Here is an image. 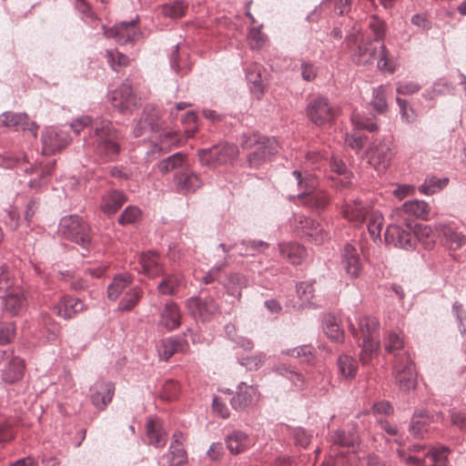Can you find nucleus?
<instances>
[{
	"mask_svg": "<svg viewBox=\"0 0 466 466\" xmlns=\"http://www.w3.org/2000/svg\"><path fill=\"white\" fill-rule=\"evenodd\" d=\"M124 136L112 121L103 119L93 128L91 139L86 146L91 148L97 161L102 164L116 162L119 159Z\"/></svg>",
	"mask_w": 466,
	"mask_h": 466,
	"instance_id": "obj_1",
	"label": "nucleus"
},
{
	"mask_svg": "<svg viewBox=\"0 0 466 466\" xmlns=\"http://www.w3.org/2000/svg\"><path fill=\"white\" fill-rule=\"evenodd\" d=\"M379 322L373 317H363L359 320V329H352V335L361 348L360 360L368 365L377 355L380 342L378 340Z\"/></svg>",
	"mask_w": 466,
	"mask_h": 466,
	"instance_id": "obj_2",
	"label": "nucleus"
},
{
	"mask_svg": "<svg viewBox=\"0 0 466 466\" xmlns=\"http://www.w3.org/2000/svg\"><path fill=\"white\" fill-rule=\"evenodd\" d=\"M292 176L299 189L298 198L302 203L316 210H322L328 207L330 198L323 191H315L318 185L315 176L299 170H294Z\"/></svg>",
	"mask_w": 466,
	"mask_h": 466,
	"instance_id": "obj_3",
	"label": "nucleus"
},
{
	"mask_svg": "<svg viewBox=\"0 0 466 466\" xmlns=\"http://www.w3.org/2000/svg\"><path fill=\"white\" fill-rule=\"evenodd\" d=\"M58 232L61 236L85 250H89L92 246L91 228L89 225L77 215L63 217L58 224Z\"/></svg>",
	"mask_w": 466,
	"mask_h": 466,
	"instance_id": "obj_4",
	"label": "nucleus"
},
{
	"mask_svg": "<svg viewBox=\"0 0 466 466\" xmlns=\"http://www.w3.org/2000/svg\"><path fill=\"white\" fill-rule=\"evenodd\" d=\"M244 148L252 147L248 155V160L251 167H258L271 157L278 153L279 145L275 137H249L243 142Z\"/></svg>",
	"mask_w": 466,
	"mask_h": 466,
	"instance_id": "obj_5",
	"label": "nucleus"
},
{
	"mask_svg": "<svg viewBox=\"0 0 466 466\" xmlns=\"http://www.w3.org/2000/svg\"><path fill=\"white\" fill-rule=\"evenodd\" d=\"M375 42L369 37L362 38L354 53L355 62L359 65L372 64L377 59V67L380 70L393 71V68L388 66V51L383 43L377 47Z\"/></svg>",
	"mask_w": 466,
	"mask_h": 466,
	"instance_id": "obj_6",
	"label": "nucleus"
},
{
	"mask_svg": "<svg viewBox=\"0 0 466 466\" xmlns=\"http://www.w3.org/2000/svg\"><path fill=\"white\" fill-rule=\"evenodd\" d=\"M392 374L400 390L409 392L415 389V365L407 352L395 354Z\"/></svg>",
	"mask_w": 466,
	"mask_h": 466,
	"instance_id": "obj_7",
	"label": "nucleus"
},
{
	"mask_svg": "<svg viewBox=\"0 0 466 466\" xmlns=\"http://www.w3.org/2000/svg\"><path fill=\"white\" fill-rule=\"evenodd\" d=\"M394 155V143L391 137L373 140L366 151V157L370 165L378 171L386 170Z\"/></svg>",
	"mask_w": 466,
	"mask_h": 466,
	"instance_id": "obj_8",
	"label": "nucleus"
},
{
	"mask_svg": "<svg viewBox=\"0 0 466 466\" xmlns=\"http://www.w3.org/2000/svg\"><path fill=\"white\" fill-rule=\"evenodd\" d=\"M291 225L299 236L316 245H320L330 238L329 232L323 224L301 214L293 216Z\"/></svg>",
	"mask_w": 466,
	"mask_h": 466,
	"instance_id": "obj_9",
	"label": "nucleus"
},
{
	"mask_svg": "<svg viewBox=\"0 0 466 466\" xmlns=\"http://www.w3.org/2000/svg\"><path fill=\"white\" fill-rule=\"evenodd\" d=\"M139 15H136L130 21H122L116 24L113 27L107 28L101 25L104 35L107 38H114L116 43L126 45L127 43L139 40L143 33L138 28Z\"/></svg>",
	"mask_w": 466,
	"mask_h": 466,
	"instance_id": "obj_10",
	"label": "nucleus"
},
{
	"mask_svg": "<svg viewBox=\"0 0 466 466\" xmlns=\"http://www.w3.org/2000/svg\"><path fill=\"white\" fill-rule=\"evenodd\" d=\"M108 98L112 106L121 113L132 111L140 106V98L134 93L132 85L128 80L123 82L113 90Z\"/></svg>",
	"mask_w": 466,
	"mask_h": 466,
	"instance_id": "obj_11",
	"label": "nucleus"
},
{
	"mask_svg": "<svg viewBox=\"0 0 466 466\" xmlns=\"http://www.w3.org/2000/svg\"><path fill=\"white\" fill-rule=\"evenodd\" d=\"M397 220V218H394ZM402 222L396 221L390 224L385 231V242L393 247L410 250L415 248L417 238L411 231V228H403L400 224Z\"/></svg>",
	"mask_w": 466,
	"mask_h": 466,
	"instance_id": "obj_12",
	"label": "nucleus"
},
{
	"mask_svg": "<svg viewBox=\"0 0 466 466\" xmlns=\"http://www.w3.org/2000/svg\"><path fill=\"white\" fill-rule=\"evenodd\" d=\"M186 306L189 313L202 322L215 318L219 312V306L211 296L191 297L187 299Z\"/></svg>",
	"mask_w": 466,
	"mask_h": 466,
	"instance_id": "obj_13",
	"label": "nucleus"
},
{
	"mask_svg": "<svg viewBox=\"0 0 466 466\" xmlns=\"http://www.w3.org/2000/svg\"><path fill=\"white\" fill-rule=\"evenodd\" d=\"M429 205L423 200H409L393 210V218L398 222H403L407 227L412 228L411 217L427 219L429 215Z\"/></svg>",
	"mask_w": 466,
	"mask_h": 466,
	"instance_id": "obj_14",
	"label": "nucleus"
},
{
	"mask_svg": "<svg viewBox=\"0 0 466 466\" xmlns=\"http://www.w3.org/2000/svg\"><path fill=\"white\" fill-rule=\"evenodd\" d=\"M306 113L309 119L316 126H323L332 121L335 116V110L328 98L320 96L309 102Z\"/></svg>",
	"mask_w": 466,
	"mask_h": 466,
	"instance_id": "obj_15",
	"label": "nucleus"
},
{
	"mask_svg": "<svg viewBox=\"0 0 466 466\" xmlns=\"http://www.w3.org/2000/svg\"><path fill=\"white\" fill-rule=\"evenodd\" d=\"M434 228L448 248L456 250L465 244L466 238L454 221L436 222Z\"/></svg>",
	"mask_w": 466,
	"mask_h": 466,
	"instance_id": "obj_16",
	"label": "nucleus"
},
{
	"mask_svg": "<svg viewBox=\"0 0 466 466\" xmlns=\"http://www.w3.org/2000/svg\"><path fill=\"white\" fill-rule=\"evenodd\" d=\"M43 153L53 155L65 148L69 143V136L66 131L56 127H46L41 137Z\"/></svg>",
	"mask_w": 466,
	"mask_h": 466,
	"instance_id": "obj_17",
	"label": "nucleus"
},
{
	"mask_svg": "<svg viewBox=\"0 0 466 466\" xmlns=\"http://www.w3.org/2000/svg\"><path fill=\"white\" fill-rule=\"evenodd\" d=\"M259 399L258 389L246 382H240L237 386L234 396L230 399V405L235 410H243L255 405Z\"/></svg>",
	"mask_w": 466,
	"mask_h": 466,
	"instance_id": "obj_18",
	"label": "nucleus"
},
{
	"mask_svg": "<svg viewBox=\"0 0 466 466\" xmlns=\"http://www.w3.org/2000/svg\"><path fill=\"white\" fill-rule=\"evenodd\" d=\"M115 385L111 381L96 380L90 388V400L99 410H104L112 401Z\"/></svg>",
	"mask_w": 466,
	"mask_h": 466,
	"instance_id": "obj_19",
	"label": "nucleus"
},
{
	"mask_svg": "<svg viewBox=\"0 0 466 466\" xmlns=\"http://www.w3.org/2000/svg\"><path fill=\"white\" fill-rule=\"evenodd\" d=\"M341 266L348 277L351 279H358L362 271V262L357 248L347 243L341 250Z\"/></svg>",
	"mask_w": 466,
	"mask_h": 466,
	"instance_id": "obj_20",
	"label": "nucleus"
},
{
	"mask_svg": "<svg viewBox=\"0 0 466 466\" xmlns=\"http://www.w3.org/2000/svg\"><path fill=\"white\" fill-rule=\"evenodd\" d=\"M5 290V294L2 297L5 311L11 317L18 316L26 307V298L23 288L11 286Z\"/></svg>",
	"mask_w": 466,
	"mask_h": 466,
	"instance_id": "obj_21",
	"label": "nucleus"
},
{
	"mask_svg": "<svg viewBox=\"0 0 466 466\" xmlns=\"http://www.w3.org/2000/svg\"><path fill=\"white\" fill-rule=\"evenodd\" d=\"M185 435L177 431L172 435V441L167 452L164 455L169 466H182L187 462V452L185 450Z\"/></svg>",
	"mask_w": 466,
	"mask_h": 466,
	"instance_id": "obj_22",
	"label": "nucleus"
},
{
	"mask_svg": "<svg viewBox=\"0 0 466 466\" xmlns=\"http://www.w3.org/2000/svg\"><path fill=\"white\" fill-rule=\"evenodd\" d=\"M86 309V306L84 301L71 295L62 296L54 306L56 314L64 319H73Z\"/></svg>",
	"mask_w": 466,
	"mask_h": 466,
	"instance_id": "obj_23",
	"label": "nucleus"
},
{
	"mask_svg": "<svg viewBox=\"0 0 466 466\" xmlns=\"http://www.w3.org/2000/svg\"><path fill=\"white\" fill-rule=\"evenodd\" d=\"M139 267L136 268L138 273L144 274L150 279L163 275L165 270L157 252L148 250L143 252L139 257Z\"/></svg>",
	"mask_w": 466,
	"mask_h": 466,
	"instance_id": "obj_24",
	"label": "nucleus"
},
{
	"mask_svg": "<svg viewBox=\"0 0 466 466\" xmlns=\"http://www.w3.org/2000/svg\"><path fill=\"white\" fill-rule=\"evenodd\" d=\"M225 443L231 455H238L249 450L254 441L246 431L234 429L225 436Z\"/></svg>",
	"mask_w": 466,
	"mask_h": 466,
	"instance_id": "obj_25",
	"label": "nucleus"
},
{
	"mask_svg": "<svg viewBox=\"0 0 466 466\" xmlns=\"http://www.w3.org/2000/svg\"><path fill=\"white\" fill-rule=\"evenodd\" d=\"M0 124L15 130H28L35 137L37 136L38 126L35 122H29L25 113L4 112L0 115Z\"/></svg>",
	"mask_w": 466,
	"mask_h": 466,
	"instance_id": "obj_26",
	"label": "nucleus"
},
{
	"mask_svg": "<svg viewBox=\"0 0 466 466\" xmlns=\"http://www.w3.org/2000/svg\"><path fill=\"white\" fill-rule=\"evenodd\" d=\"M185 338L186 333H182L163 339L158 350L159 358L167 361L176 353H187L189 344Z\"/></svg>",
	"mask_w": 466,
	"mask_h": 466,
	"instance_id": "obj_27",
	"label": "nucleus"
},
{
	"mask_svg": "<svg viewBox=\"0 0 466 466\" xmlns=\"http://www.w3.org/2000/svg\"><path fill=\"white\" fill-rule=\"evenodd\" d=\"M158 325L167 331H173L181 325L179 306L174 300H167L159 310Z\"/></svg>",
	"mask_w": 466,
	"mask_h": 466,
	"instance_id": "obj_28",
	"label": "nucleus"
},
{
	"mask_svg": "<svg viewBox=\"0 0 466 466\" xmlns=\"http://www.w3.org/2000/svg\"><path fill=\"white\" fill-rule=\"evenodd\" d=\"M174 181L177 191L185 194L196 191L202 185L199 177L188 167L177 170L174 175Z\"/></svg>",
	"mask_w": 466,
	"mask_h": 466,
	"instance_id": "obj_29",
	"label": "nucleus"
},
{
	"mask_svg": "<svg viewBox=\"0 0 466 466\" xmlns=\"http://www.w3.org/2000/svg\"><path fill=\"white\" fill-rule=\"evenodd\" d=\"M160 281L157 283V290L162 296H175L180 289L185 286L183 274L174 271L170 273L163 271Z\"/></svg>",
	"mask_w": 466,
	"mask_h": 466,
	"instance_id": "obj_30",
	"label": "nucleus"
},
{
	"mask_svg": "<svg viewBox=\"0 0 466 466\" xmlns=\"http://www.w3.org/2000/svg\"><path fill=\"white\" fill-rule=\"evenodd\" d=\"M329 440L332 446H338L341 448H351L352 453L355 452V448L359 445V435L355 428L338 429L331 431L329 436Z\"/></svg>",
	"mask_w": 466,
	"mask_h": 466,
	"instance_id": "obj_31",
	"label": "nucleus"
},
{
	"mask_svg": "<svg viewBox=\"0 0 466 466\" xmlns=\"http://www.w3.org/2000/svg\"><path fill=\"white\" fill-rule=\"evenodd\" d=\"M279 252L283 258L294 266L301 264L307 256L306 248L297 242L279 243Z\"/></svg>",
	"mask_w": 466,
	"mask_h": 466,
	"instance_id": "obj_32",
	"label": "nucleus"
},
{
	"mask_svg": "<svg viewBox=\"0 0 466 466\" xmlns=\"http://www.w3.org/2000/svg\"><path fill=\"white\" fill-rule=\"evenodd\" d=\"M127 200V195L122 190L110 189L106 191L101 199V210L107 214H115Z\"/></svg>",
	"mask_w": 466,
	"mask_h": 466,
	"instance_id": "obj_33",
	"label": "nucleus"
},
{
	"mask_svg": "<svg viewBox=\"0 0 466 466\" xmlns=\"http://www.w3.org/2000/svg\"><path fill=\"white\" fill-rule=\"evenodd\" d=\"M370 211L367 207L360 200L347 201L343 207V217L355 226L362 224Z\"/></svg>",
	"mask_w": 466,
	"mask_h": 466,
	"instance_id": "obj_34",
	"label": "nucleus"
},
{
	"mask_svg": "<svg viewBox=\"0 0 466 466\" xmlns=\"http://www.w3.org/2000/svg\"><path fill=\"white\" fill-rule=\"evenodd\" d=\"M262 68V66L258 63H251L245 66L246 79L249 85V89L258 97L264 94V85L261 77Z\"/></svg>",
	"mask_w": 466,
	"mask_h": 466,
	"instance_id": "obj_35",
	"label": "nucleus"
},
{
	"mask_svg": "<svg viewBox=\"0 0 466 466\" xmlns=\"http://www.w3.org/2000/svg\"><path fill=\"white\" fill-rule=\"evenodd\" d=\"M25 364L22 359L13 357L2 370V380L7 384H14L24 376Z\"/></svg>",
	"mask_w": 466,
	"mask_h": 466,
	"instance_id": "obj_36",
	"label": "nucleus"
},
{
	"mask_svg": "<svg viewBox=\"0 0 466 466\" xmlns=\"http://www.w3.org/2000/svg\"><path fill=\"white\" fill-rule=\"evenodd\" d=\"M133 281L134 278L129 273H121L114 276L112 281L107 286L106 293L108 299L116 301Z\"/></svg>",
	"mask_w": 466,
	"mask_h": 466,
	"instance_id": "obj_37",
	"label": "nucleus"
},
{
	"mask_svg": "<svg viewBox=\"0 0 466 466\" xmlns=\"http://www.w3.org/2000/svg\"><path fill=\"white\" fill-rule=\"evenodd\" d=\"M143 295L144 290L140 286L130 288L119 300L116 310L121 313L133 310L138 305Z\"/></svg>",
	"mask_w": 466,
	"mask_h": 466,
	"instance_id": "obj_38",
	"label": "nucleus"
},
{
	"mask_svg": "<svg viewBox=\"0 0 466 466\" xmlns=\"http://www.w3.org/2000/svg\"><path fill=\"white\" fill-rule=\"evenodd\" d=\"M431 421L430 412L427 410L416 411L411 418L410 424L409 426L410 433L419 439L425 437L428 431V426Z\"/></svg>",
	"mask_w": 466,
	"mask_h": 466,
	"instance_id": "obj_39",
	"label": "nucleus"
},
{
	"mask_svg": "<svg viewBox=\"0 0 466 466\" xmlns=\"http://www.w3.org/2000/svg\"><path fill=\"white\" fill-rule=\"evenodd\" d=\"M146 433L148 444L156 448H162L166 445L167 434L161 425L154 420H148L146 424Z\"/></svg>",
	"mask_w": 466,
	"mask_h": 466,
	"instance_id": "obj_40",
	"label": "nucleus"
},
{
	"mask_svg": "<svg viewBox=\"0 0 466 466\" xmlns=\"http://www.w3.org/2000/svg\"><path fill=\"white\" fill-rule=\"evenodd\" d=\"M223 286L228 296L239 300L241 298L242 289L248 286V279L241 273H231L228 276Z\"/></svg>",
	"mask_w": 466,
	"mask_h": 466,
	"instance_id": "obj_41",
	"label": "nucleus"
},
{
	"mask_svg": "<svg viewBox=\"0 0 466 466\" xmlns=\"http://www.w3.org/2000/svg\"><path fill=\"white\" fill-rule=\"evenodd\" d=\"M104 118H92L90 116L83 115L76 119H74L70 123V127L72 131L76 135H80L83 131H87V137H85V144L86 145V140L91 139V133L93 131L94 127Z\"/></svg>",
	"mask_w": 466,
	"mask_h": 466,
	"instance_id": "obj_42",
	"label": "nucleus"
},
{
	"mask_svg": "<svg viewBox=\"0 0 466 466\" xmlns=\"http://www.w3.org/2000/svg\"><path fill=\"white\" fill-rule=\"evenodd\" d=\"M38 325L46 332V338L48 341H55L60 334V326L46 312H41L38 317Z\"/></svg>",
	"mask_w": 466,
	"mask_h": 466,
	"instance_id": "obj_43",
	"label": "nucleus"
},
{
	"mask_svg": "<svg viewBox=\"0 0 466 466\" xmlns=\"http://www.w3.org/2000/svg\"><path fill=\"white\" fill-rule=\"evenodd\" d=\"M215 164L222 165L235 157L238 149L233 144L223 143L212 147Z\"/></svg>",
	"mask_w": 466,
	"mask_h": 466,
	"instance_id": "obj_44",
	"label": "nucleus"
},
{
	"mask_svg": "<svg viewBox=\"0 0 466 466\" xmlns=\"http://www.w3.org/2000/svg\"><path fill=\"white\" fill-rule=\"evenodd\" d=\"M367 228L370 238L374 240H381L380 233L383 226V216L380 211L371 210L366 216Z\"/></svg>",
	"mask_w": 466,
	"mask_h": 466,
	"instance_id": "obj_45",
	"label": "nucleus"
},
{
	"mask_svg": "<svg viewBox=\"0 0 466 466\" xmlns=\"http://www.w3.org/2000/svg\"><path fill=\"white\" fill-rule=\"evenodd\" d=\"M449 183V178L443 177L439 178L435 176L427 177L424 182L420 186L419 190L424 195H432L442 188H444Z\"/></svg>",
	"mask_w": 466,
	"mask_h": 466,
	"instance_id": "obj_46",
	"label": "nucleus"
},
{
	"mask_svg": "<svg viewBox=\"0 0 466 466\" xmlns=\"http://www.w3.org/2000/svg\"><path fill=\"white\" fill-rule=\"evenodd\" d=\"M330 169L338 176H343L342 178L332 177L336 187H349L350 186V176L349 175L346 165L341 160L333 159L330 163Z\"/></svg>",
	"mask_w": 466,
	"mask_h": 466,
	"instance_id": "obj_47",
	"label": "nucleus"
},
{
	"mask_svg": "<svg viewBox=\"0 0 466 466\" xmlns=\"http://www.w3.org/2000/svg\"><path fill=\"white\" fill-rule=\"evenodd\" d=\"M139 119L148 127V132H157L160 129L158 111L151 106L144 107Z\"/></svg>",
	"mask_w": 466,
	"mask_h": 466,
	"instance_id": "obj_48",
	"label": "nucleus"
},
{
	"mask_svg": "<svg viewBox=\"0 0 466 466\" xmlns=\"http://www.w3.org/2000/svg\"><path fill=\"white\" fill-rule=\"evenodd\" d=\"M368 27L373 35L370 39L375 43H383L386 35V24L377 15H372L368 20Z\"/></svg>",
	"mask_w": 466,
	"mask_h": 466,
	"instance_id": "obj_49",
	"label": "nucleus"
},
{
	"mask_svg": "<svg viewBox=\"0 0 466 466\" xmlns=\"http://www.w3.org/2000/svg\"><path fill=\"white\" fill-rule=\"evenodd\" d=\"M187 6V3L184 0H177L173 3L163 5L162 14L171 19L181 18L186 15Z\"/></svg>",
	"mask_w": 466,
	"mask_h": 466,
	"instance_id": "obj_50",
	"label": "nucleus"
},
{
	"mask_svg": "<svg viewBox=\"0 0 466 466\" xmlns=\"http://www.w3.org/2000/svg\"><path fill=\"white\" fill-rule=\"evenodd\" d=\"M337 364L340 374L344 378L351 379L356 376L358 365L352 357L342 354L339 357Z\"/></svg>",
	"mask_w": 466,
	"mask_h": 466,
	"instance_id": "obj_51",
	"label": "nucleus"
},
{
	"mask_svg": "<svg viewBox=\"0 0 466 466\" xmlns=\"http://www.w3.org/2000/svg\"><path fill=\"white\" fill-rule=\"evenodd\" d=\"M372 108L379 114H382L388 109L386 88L384 86H379L372 90V98L370 100Z\"/></svg>",
	"mask_w": 466,
	"mask_h": 466,
	"instance_id": "obj_52",
	"label": "nucleus"
},
{
	"mask_svg": "<svg viewBox=\"0 0 466 466\" xmlns=\"http://www.w3.org/2000/svg\"><path fill=\"white\" fill-rule=\"evenodd\" d=\"M323 329L326 335L335 342H341L344 338V332L336 322L334 317L327 316L324 319Z\"/></svg>",
	"mask_w": 466,
	"mask_h": 466,
	"instance_id": "obj_53",
	"label": "nucleus"
},
{
	"mask_svg": "<svg viewBox=\"0 0 466 466\" xmlns=\"http://www.w3.org/2000/svg\"><path fill=\"white\" fill-rule=\"evenodd\" d=\"M184 156L181 153H175L158 163V170L165 174L173 169L184 167Z\"/></svg>",
	"mask_w": 466,
	"mask_h": 466,
	"instance_id": "obj_54",
	"label": "nucleus"
},
{
	"mask_svg": "<svg viewBox=\"0 0 466 466\" xmlns=\"http://www.w3.org/2000/svg\"><path fill=\"white\" fill-rule=\"evenodd\" d=\"M288 434L293 439L296 445L306 448L310 443L312 439V434L308 432L302 427L291 428L286 427Z\"/></svg>",
	"mask_w": 466,
	"mask_h": 466,
	"instance_id": "obj_55",
	"label": "nucleus"
},
{
	"mask_svg": "<svg viewBox=\"0 0 466 466\" xmlns=\"http://www.w3.org/2000/svg\"><path fill=\"white\" fill-rule=\"evenodd\" d=\"M16 324L14 320L0 321V346L11 343L15 338Z\"/></svg>",
	"mask_w": 466,
	"mask_h": 466,
	"instance_id": "obj_56",
	"label": "nucleus"
},
{
	"mask_svg": "<svg viewBox=\"0 0 466 466\" xmlns=\"http://www.w3.org/2000/svg\"><path fill=\"white\" fill-rule=\"evenodd\" d=\"M314 283L315 280H305L296 285L297 295L303 302L309 303L313 299L315 292Z\"/></svg>",
	"mask_w": 466,
	"mask_h": 466,
	"instance_id": "obj_57",
	"label": "nucleus"
},
{
	"mask_svg": "<svg viewBox=\"0 0 466 466\" xmlns=\"http://www.w3.org/2000/svg\"><path fill=\"white\" fill-rule=\"evenodd\" d=\"M404 342L400 335V332L396 330H390L388 332L385 338V350L388 352H393L400 350L403 348Z\"/></svg>",
	"mask_w": 466,
	"mask_h": 466,
	"instance_id": "obj_58",
	"label": "nucleus"
},
{
	"mask_svg": "<svg viewBox=\"0 0 466 466\" xmlns=\"http://www.w3.org/2000/svg\"><path fill=\"white\" fill-rule=\"evenodd\" d=\"M282 353L300 359L303 362H309L313 358V349L309 345H303L291 350H283Z\"/></svg>",
	"mask_w": 466,
	"mask_h": 466,
	"instance_id": "obj_59",
	"label": "nucleus"
},
{
	"mask_svg": "<svg viewBox=\"0 0 466 466\" xmlns=\"http://www.w3.org/2000/svg\"><path fill=\"white\" fill-rule=\"evenodd\" d=\"M106 56L110 66L116 71L118 66H126L129 64V57L117 50H106Z\"/></svg>",
	"mask_w": 466,
	"mask_h": 466,
	"instance_id": "obj_60",
	"label": "nucleus"
},
{
	"mask_svg": "<svg viewBox=\"0 0 466 466\" xmlns=\"http://www.w3.org/2000/svg\"><path fill=\"white\" fill-rule=\"evenodd\" d=\"M396 102L400 107V113L402 121L409 124L413 123L416 120L417 114L415 110L409 106L408 101L397 96Z\"/></svg>",
	"mask_w": 466,
	"mask_h": 466,
	"instance_id": "obj_61",
	"label": "nucleus"
},
{
	"mask_svg": "<svg viewBox=\"0 0 466 466\" xmlns=\"http://www.w3.org/2000/svg\"><path fill=\"white\" fill-rule=\"evenodd\" d=\"M141 217V210L135 206H128L118 217V223L120 225L133 224Z\"/></svg>",
	"mask_w": 466,
	"mask_h": 466,
	"instance_id": "obj_62",
	"label": "nucleus"
},
{
	"mask_svg": "<svg viewBox=\"0 0 466 466\" xmlns=\"http://www.w3.org/2000/svg\"><path fill=\"white\" fill-rule=\"evenodd\" d=\"M351 122L356 129L375 132L378 130V124L374 121L364 119L360 114L355 113L351 116Z\"/></svg>",
	"mask_w": 466,
	"mask_h": 466,
	"instance_id": "obj_63",
	"label": "nucleus"
},
{
	"mask_svg": "<svg viewBox=\"0 0 466 466\" xmlns=\"http://www.w3.org/2000/svg\"><path fill=\"white\" fill-rule=\"evenodd\" d=\"M197 120L198 116L195 111H188L182 116L181 123L188 137H192L198 131Z\"/></svg>",
	"mask_w": 466,
	"mask_h": 466,
	"instance_id": "obj_64",
	"label": "nucleus"
}]
</instances>
